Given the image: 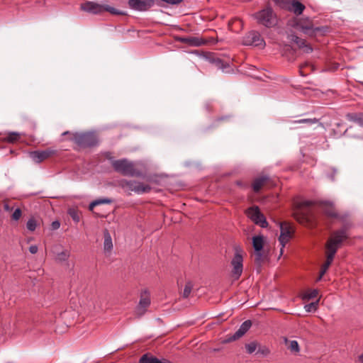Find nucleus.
Returning <instances> with one entry per match:
<instances>
[{"label":"nucleus","mask_w":363,"mask_h":363,"mask_svg":"<svg viewBox=\"0 0 363 363\" xmlns=\"http://www.w3.org/2000/svg\"><path fill=\"white\" fill-rule=\"evenodd\" d=\"M80 9L87 13L92 14H101L105 11L109 12L113 15H127L126 12L116 9L107 4L105 1L101 3L86 1L80 5Z\"/></svg>","instance_id":"nucleus-1"},{"label":"nucleus","mask_w":363,"mask_h":363,"mask_svg":"<svg viewBox=\"0 0 363 363\" xmlns=\"http://www.w3.org/2000/svg\"><path fill=\"white\" fill-rule=\"evenodd\" d=\"M311 201H301L296 202L294 207V217L301 224L311 225L313 223V213Z\"/></svg>","instance_id":"nucleus-2"},{"label":"nucleus","mask_w":363,"mask_h":363,"mask_svg":"<svg viewBox=\"0 0 363 363\" xmlns=\"http://www.w3.org/2000/svg\"><path fill=\"white\" fill-rule=\"evenodd\" d=\"M290 26L301 30L305 35L313 37L318 33H323L327 31V27H314L312 21L309 18H300L291 22Z\"/></svg>","instance_id":"nucleus-3"},{"label":"nucleus","mask_w":363,"mask_h":363,"mask_svg":"<svg viewBox=\"0 0 363 363\" xmlns=\"http://www.w3.org/2000/svg\"><path fill=\"white\" fill-rule=\"evenodd\" d=\"M257 23L267 28L275 27L278 24V17L270 6H267L253 14Z\"/></svg>","instance_id":"nucleus-4"},{"label":"nucleus","mask_w":363,"mask_h":363,"mask_svg":"<svg viewBox=\"0 0 363 363\" xmlns=\"http://www.w3.org/2000/svg\"><path fill=\"white\" fill-rule=\"evenodd\" d=\"M111 165L113 169L124 176L143 177V173L135 168L134 164L127 159L112 160Z\"/></svg>","instance_id":"nucleus-5"},{"label":"nucleus","mask_w":363,"mask_h":363,"mask_svg":"<svg viewBox=\"0 0 363 363\" xmlns=\"http://www.w3.org/2000/svg\"><path fill=\"white\" fill-rule=\"evenodd\" d=\"M69 140L82 148L93 147L99 144L96 135L92 132H76Z\"/></svg>","instance_id":"nucleus-6"},{"label":"nucleus","mask_w":363,"mask_h":363,"mask_svg":"<svg viewBox=\"0 0 363 363\" xmlns=\"http://www.w3.org/2000/svg\"><path fill=\"white\" fill-rule=\"evenodd\" d=\"M118 186L121 187L124 191L135 192L138 194L148 193L151 190V186L148 184H145L143 182L135 180H128L123 179L118 181Z\"/></svg>","instance_id":"nucleus-7"},{"label":"nucleus","mask_w":363,"mask_h":363,"mask_svg":"<svg viewBox=\"0 0 363 363\" xmlns=\"http://www.w3.org/2000/svg\"><path fill=\"white\" fill-rule=\"evenodd\" d=\"M347 238V228L346 226H344L340 230L334 231L331 238L327 242V251L331 252V250L333 249L335 250V253H336L342 242Z\"/></svg>","instance_id":"nucleus-8"},{"label":"nucleus","mask_w":363,"mask_h":363,"mask_svg":"<svg viewBox=\"0 0 363 363\" xmlns=\"http://www.w3.org/2000/svg\"><path fill=\"white\" fill-rule=\"evenodd\" d=\"M242 250L240 247L235 249V255L231 260V265L233 267L232 276L238 279L241 276L243 270V257L242 255Z\"/></svg>","instance_id":"nucleus-9"},{"label":"nucleus","mask_w":363,"mask_h":363,"mask_svg":"<svg viewBox=\"0 0 363 363\" xmlns=\"http://www.w3.org/2000/svg\"><path fill=\"white\" fill-rule=\"evenodd\" d=\"M246 214L256 225L262 228H267L268 223L265 216L260 212L258 206H254L247 209Z\"/></svg>","instance_id":"nucleus-10"},{"label":"nucleus","mask_w":363,"mask_h":363,"mask_svg":"<svg viewBox=\"0 0 363 363\" xmlns=\"http://www.w3.org/2000/svg\"><path fill=\"white\" fill-rule=\"evenodd\" d=\"M242 44L247 46L264 47L265 42L257 31H250L242 39Z\"/></svg>","instance_id":"nucleus-11"},{"label":"nucleus","mask_w":363,"mask_h":363,"mask_svg":"<svg viewBox=\"0 0 363 363\" xmlns=\"http://www.w3.org/2000/svg\"><path fill=\"white\" fill-rule=\"evenodd\" d=\"M154 4L155 0H128L129 7L138 11H146Z\"/></svg>","instance_id":"nucleus-12"},{"label":"nucleus","mask_w":363,"mask_h":363,"mask_svg":"<svg viewBox=\"0 0 363 363\" xmlns=\"http://www.w3.org/2000/svg\"><path fill=\"white\" fill-rule=\"evenodd\" d=\"M54 149L48 148L44 150H36L29 152L30 157L36 163H40L45 160L49 158L52 155L56 154Z\"/></svg>","instance_id":"nucleus-13"},{"label":"nucleus","mask_w":363,"mask_h":363,"mask_svg":"<svg viewBox=\"0 0 363 363\" xmlns=\"http://www.w3.org/2000/svg\"><path fill=\"white\" fill-rule=\"evenodd\" d=\"M150 305V296L147 290H144L140 294L139 303L136 308V314L140 317L146 312V308Z\"/></svg>","instance_id":"nucleus-14"},{"label":"nucleus","mask_w":363,"mask_h":363,"mask_svg":"<svg viewBox=\"0 0 363 363\" xmlns=\"http://www.w3.org/2000/svg\"><path fill=\"white\" fill-rule=\"evenodd\" d=\"M208 60L210 63L213 65L218 69L222 70L223 72L231 73L233 72V69H232L228 61L223 60V59L215 55L208 57Z\"/></svg>","instance_id":"nucleus-15"},{"label":"nucleus","mask_w":363,"mask_h":363,"mask_svg":"<svg viewBox=\"0 0 363 363\" xmlns=\"http://www.w3.org/2000/svg\"><path fill=\"white\" fill-rule=\"evenodd\" d=\"M280 236L279 238V241L281 245V255L283 252V248L285 245L288 242L291 236V226L287 223H280Z\"/></svg>","instance_id":"nucleus-16"},{"label":"nucleus","mask_w":363,"mask_h":363,"mask_svg":"<svg viewBox=\"0 0 363 363\" xmlns=\"http://www.w3.org/2000/svg\"><path fill=\"white\" fill-rule=\"evenodd\" d=\"M289 39L294 43L300 49H302L303 51L306 53H311L313 51V48L308 43H307L306 40L298 37L295 33H291L289 35Z\"/></svg>","instance_id":"nucleus-17"},{"label":"nucleus","mask_w":363,"mask_h":363,"mask_svg":"<svg viewBox=\"0 0 363 363\" xmlns=\"http://www.w3.org/2000/svg\"><path fill=\"white\" fill-rule=\"evenodd\" d=\"M320 206L327 216L335 218L339 217L333 202L322 201L320 202Z\"/></svg>","instance_id":"nucleus-18"},{"label":"nucleus","mask_w":363,"mask_h":363,"mask_svg":"<svg viewBox=\"0 0 363 363\" xmlns=\"http://www.w3.org/2000/svg\"><path fill=\"white\" fill-rule=\"evenodd\" d=\"M251 326V320H247L244 321L240 326L239 329L231 337L229 338V340L234 341L240 338L249 330Z\"/></svg>","instance_id":"nucleus-19"},{"label":"nucleus","mask_w":363,"mask_h":363,"mask_svg":"<svg viewBox=\"0 0 363 363\" xmlns=\"http://www.w3.org/2000/svg\"><path fill=\"white\" fill-rule=\"evenodd\" d=\"M179 40L181 43L194 47L201 46L206 43L203 39L197 37H182L179 38Z\"/></svg>","instance_id":"nucleus-20"},{"label":"nucleus","mask_w":363,"mask_h":363,"mask_svg":"<svg viewBox=\"0 0 363 363\" xmlns=\"http://www.w3.org/2000/svg\"><path fill=\"white\" fill-rule=\"evenodd\" d=\"M267 259V255L262 251H255V264L256 266L257 272L259 273L261 271L263 263Z\"/></svg>","instance_id":"nucleus-21"},{"label":"nucleus","mask_w":363,"mask_h":363,"mask_svg":"<svg viewBox=\"0 0 363 363\" xmlns=\"http://www.w3.org/2000/svg\"><path fill=\"white\" fill-rule=\"evenodd\" d=\"M139 363H171L170 361L163 359L162 360L150 354L149 353H146L143 354L140 360Z\"/></svg>","instance_id":"nucleus-22"},{"label":"nucleus","mask_w":363,"mask_h":363,"mask_svg":"<svg viewBox=\"0 0 363 363\" xmlns=\"http://www.w3.org/2000/svg\"><path fill=\"white\" fill-rule=\"evenodd\" d=\"M269 177L267 175L261 176L259 177L256 178L252 184V187L253 191L255 193H257L260 191L262 186L269 181Z\"/></svg>","instance_id":"nucleus-23"},{"label":"nucleus","mask_w":363,"mask_h":363,"mask_svg":"<svg viewBox=\"0 0 363 363\" xmlns=\"http://www.w3.org/2000/svg\"><path fill=\"white\" fill-rule=\"evenodd\" d=\"M104 250L105 252H111L113 249V242L111 234L107 229L104 230Z\"/></svg>","instance_id":"nucleus-24"},{"label":"nucleus","mask_w":363,"mask_h":363,"mask_svg":"<svg viewBox=\"0 0 363 363\" xmlns=\"http://www.w3.org/2000/svg\"><path fill=\"white\" fill-rule=\"evenodd\" d=\"M348 121L354 122L360 126H363V113H349L346 115Z\"/></svg>","instance_id":"nucleus-25"},{"label":"nucleus","mask_w":363,"mask_h":363,"mask_svg":"<svg viewBox=\"0 0 363 363\" xmlns=\"http://www.w3.org/2000/svg\"><path fill=\"white\" fill-rule=\"evenodd\" d=\"M252 246L255 251L259 252L263 250L264 238L262 235H256L252 238Z\"/></svg>","instance_id":"nucleus-26"},{"label":"nucleus","mask_w":363,"mask_h":363,"mask_svg":"<svg viewBox=\"0 0 363 363\" xmlns=\"http://www.w3.org/2000/svg\"><path fill=\"white\" fill-rule=\"evenodd\" d=\"M291 3V7H289V9L296 15H301L305 9V6L302 3L294 0Z\"/></svg>","instance_id":"nucleus-27"},{"label":"nucleus","mask_w":363,"mask_h":363,"mask_svg":"<svg viewBox=\"0 0 363 363\" xmlns=\"http://www.w3.org/2000/svg\"><path fill=\"white\" fill-rule=\"evenodd\" d=\"M113 202L112 199L108 198H100L98 199H96L90 203L89 206V209L90 211H93L94 208L96 206L101 205V204H110Z\"/></svg>","instance_id":"nucleus-28"},{"label":"nucleus","mask_w":363,"mask_h":363,"mask_svg":"<svg viewBox=\"0 0 363 363\" xmlns=\"http://www.w3.org/2000/svg\"><path fill=\"white\" fill-rule=\"evenodd\" d=\"M69 257V252L68 250H65L56 255L55 259L57 262H62L67 260Z\"/></svg>","instance_id":"nucleus-29"},{"label":"nucleus","mask_w":363,"mask_h":363,"mask_svg":"<svg viewBox=\"0 0 363 363\" xmlns=\"http://www.w3.org/2000/svg\"><path fill=\"white\" fill-rule=\"evenodd\" d=\"M21 138V135L16 132L9 133L6 137V140L9 143H13L17 142Z\"/></svg>","instance_id":"nucleus-30"},{"label":"nucleus","mask_w":363,"mask_h":363,"mask_svg":"<svg viewBox=\"0 0 363 363\" xmlns=\"http://www.w3.org/2000/svg\"><path fill=\"white\" fill-rule=\"evenodd\" d=\"M194 284L191 281H188L186 283L183 293H182V297L184 298H187L193 289Z\"/></svg>","instance_id":"nucleus-31"},{"label":"nucleus","mask_w":363,"mask_h":363,"mask_svg":"<svg viewBox=\"0 0 363 363\" xmlns=\"http://www.w3.org/2000/svg\"><path fill=\"white\" fill-rule=\"evenodd\" d=\"M334 251H335V250H333V249L331 250V252L327 251V259H326L325 262L324 263V264L323 265V267H325L328 269L329 268L331 263L333 262V258L335 255Z\"/></svg>","instance_id":"nucleus-32"},{"label":"nucleus","mask_w":363,"mask_h":363,"mask_svg":"<svg viewBox=\"0 0 363 363\" xmlns=\"http://www.w3.org/2000/svg\"><path fill=\"white\" fill-rule=\"evenodd\" d=\"M288 349L291 352L298 353L300 350L298 343L296 340H291L289 342Z\"/></svg>","instance_id":"nucleus-33"},{"label":"nucleus","mask_w":363,"mask_h":363,"mask_svg":"<svg viewBox=\"0 0 363 363\" xmlns=\"http://www.w3.org/2000/svg\"><path fill=\"white\" fill-rule=\"evenodd\" d=\"M318 122V119L316 118H303L297 121H294V123H304L308 125H313Z\"/></svg>","instance_id":"nucleus-34"},{"label":"nucleus","mask_w":363,"mask_h":363,"mask_svg":"<svg viewBox=\"0 0 363 363\" xmlns=\"http://www.w3.org/2000/svg\"><path fill=\"white\" fill-rule=\"evenodd\" d=\"M68 214L70 216V217L72 218V220L74 222H76V223L79 222L80 217H79V215L77 211H76L74 208H70L68 210Z\"/></svg>","instance_id":"nucleus-35"},{"label":"nucleus","mask_w":363,"mask_h":363,"mask_svg":"<svg viewBox=\"0 0 363 363\" xmlns=\"http://www.w3.org/2000/svg\"><path fill=\"white\" fill-rule=\"evenodd\" d=\"M257 343L256 342H251L245 345V348L248 354L253 353L257 348Z\"/></svg>","instance_id":"nucleus-36"},{"label":"nucleus","mask_w":363,"mask_h":363,"mask_svg":"<svg viewBox=\"0 0 363 363\" xmlns=\"http://www.w3.org/2000/svg\"><path fill=\"white\" fill-rule=\"evenodd\" d=\"M37 222L34 218H30L26 223V228L28 230L33 232L36 229Z\"/></svg>","instance_id":"nucleus-37"},{"label":"nucleus","mask_w":363,"mask_h":363,"mask_svg":"<svg viewBox=\"0 0 363 363\" xmlns=\"http://www.w3.org/2000/svg\"><path fill=\"white\" fill-rule=\"evenodd\" d=\"M281 8H287L293 0H272Z\"/></svg>","instance_id":"nucleus-38"},{"label":"nucleus","mask_w":363,"mask_h":363,"mask_svg":"<svg viewBox=\"0 0 363 363\" xmlns=\"http://www.w3.org/2000/svg\"><path fill=\"white\" fill-rule=\"evenodd\" d=\"M257 353L266 357L270 354V350L267 346H259Z\"/></svg>","instance_id":"nucleus-39"},{"label":"nucleus","mask_w":363,"mask_h":363,"mask_svg":"<svg viewBox=\"0 0 363 363\" xmlns=\"http://www.w3.org/2000/svg\"><path fill=\"white\" fill-rule=\"evenodd\" d=\"M318 295V290L316 289H313V290H310L308 291L305 295H304V298H307V299H312V298H314L317 296Z\"/></svg>","instance_id":"nucleus-40"},{"label":"nucleus","mask_w":363,"mask_h":363,"mask_svg":"<svg viewBox=\"0 0 363 363\" xmlns=\"http://www.w3.org/2000/svg\"><path fill=\"white\" fill-rule=\"evenodd\" d=\"M317 305H318L317 302H313V303L305 305L304 308L307 312H313L316 310Z\"/></svg>","instance_id":"nucleus-41"},{"label":"nucleus","mask_w":363,"mask_h":363,"mask_svg":"<svg viewBox=\"0 0 363 363\" xmlns=\"http://www.w3.org/2000/svg\"><path fill=\"white\" fill-rule=\"evenodd\" d=\"M22 214L21 210L18 208H16L11 216V218L14 220H18L21 218Z\"/></svg>","instance_id":"nucleus-42"},{"label":"nucleus","mask_w":363,"mask_h":363,"mask_svg":"<svg viewBox=\"0 0 363 363\" xmlns=\"http://www.w3.org/2000/svg\"><path fill=\"white\" fill-rule=\"evenodd\" d=\"M235 184L242 189H245L248 188V184L243 183L242 181H236Z\"/></svg>","instance_id":"nucleus-43"},{"label":"nucleus","mask_w":363,"mask_h":363,"mask_svg":"<svg viewBox=\"0 0 363 363\" xmlns=\"http://www.w3.org/2000/svg\"><path fill=\"white\" fill-rule=\"evenodd\" d=\"M60 223L58 220H55L51 224V228L52 230H57L60 228Z\"/></svg>","instance_id":"nucleus-44"},{"label":"nucleus","mask_w":363,"mask_h":363,"mask_svg":"<svg viewBox=\"0 0 363 363\" xmlns=\"http://www.w3.org/2000/svg\"><path fill=\"white\" fill-rule=\"evenodd\" d=\"M38 250V246H37V245H31V246H30V247H29V252H30L31 254H35V253H37Z\"/></svg>","instance_id":"nucleus-45"},{"label":"nucleus","mask_w":363,"mask_h":363,"mask_svg":"<svg viewBox=\"0 0 363 363\" xmlns=\"http://www.w3.org/2000/svg\"><path fill=\"white\" fill-rule=\"evenodd\" d=\"M74 133H72L70 131L67 130L62 133V136L68 135L69 138H67V140H69V139L72 136V134H74Z\"/></svg>","instance_id":"nucleus-46"},{"label":"nucleus","mask_w":363,"mask_h":363,"mask_svg":"<svg viewBox=\"0 0 363 363\" xmlns=\"http://www.w3.org/2000/svg\"><path fill=\"white\" fill-rule=\"evenodd\" d=\"M327 270H328V268L322 266L320 272V277H323L326 273Z\"/></svg>","instance_id":"nucleus-47"},{"label":"nucleus","mask_w":363,"mask_h":363,"mask_svg":"<svg viewBox=\"0 0 363 363\" xmlns=\"http://www.w3.org/2000/svg\"><path fill=\"white\" fill-rule=\"evenodd\" d=\"M327 270H328V268L322 266L320 272V277H323L326 273Z\"/></svg>","instance_id":"nucleus-48"},{"label":"nucleus","mask_w":363,"mask_h":363,"mask_svg":"<svg viewBox=\"0 0 363 363\" xmlns=\"http://www.w3.org/2000/svg\"><path fill=\"white\" fill-rule=\"evenodd\" d=\"M4 208H5L6 211H9V210L10 209L9 206L7 203H6V204L4 205Z\"/></svg>","instance_id":"nucleus-49"},{"label":"nucleus","mask_w":363,"mask_h":363,"mask_svg":"<svg viewBox=\"0 0 363 363\" xmlns=\"http://www.w3.org/2000/svg\"><path fill=\"white\" fill-rule=\"evenodd\" d=\"M226 118H227V116L221 117V118H218V121H223V120H225V119H226Z\"/></svg>","instance_id":"nucleus-50"},{"label":"nucleus","mask_w":363,"mask_h":363,"mask_svg":"<svg viewBox=\"0 0 363 363\" xmlns=\"http://www.w3.org/2000/svg\"><path fill=\"white\" fill-rule=\"evenodd\" d=\"M359 359L363 363V354L359 356Z\"/></svg>","instance_id":"nucleus-51"},{"label":"nucleus","mask_w":363,"mask_h":363,"mask_svg":"<svg viewBox=\"0 0 363 363\" xmlns=\"http://www.w3.org/2000/svg\"><path fill=\"white\" fill-rule=\"evenodd\" d=\"M322 277H320V275H319V277L317 278V280H316V281H320V280H321V279H322Z\"/></svg>","instance_id":"nucleus-52"}]
</instances>
